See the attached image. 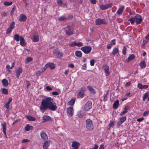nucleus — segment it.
Segmentation results:
<instances>
[{
	"label": "nucleus",
	"mask_w": 149,
	"mask_h": 149,
	"mask_svg": "<svg viewBox=\"0 0 149 149\" xmlns=\"http://www.w3.org/2000/svg\"><path fill=\"white\" fill-rule=\"evenodd\" d=\"M53 100L51 97H48L43 99L40 107V110L41 111H45L49 109L52 111H56L57 107L56 104L53 102Z\"/></svg>",
	"instance_id": "nucleus-1"
},
{
	"label": "nucleus",
	"mask_w": 149,
	"mask_h": 149,
	"mask_svg": "<svg viewBox=\"0 0 149 149\" xmlns=\"http://www.w3.org/2000/svg\"><path fill=\"white\" fill-rule=\"evenodd\" d=\"M64 29L65 31V34L67 36H72L74 33V29L70 26L68 25L65 27Z\"/></svg>",
	"instance_id": "nucleus-2"
},
{
	"label": "nucleus",
	"mask_w": 149,
	"mask_h": 149,
	"mask_svg": "<svg viewBox=\"0 0 149 149\" xmlns=\"http://www.w3.org/2000/svg\"><path fill=\"white\" fill-rule=\"evenodd\" d=\"M86 128L88 130L92 131L94 129V126L92 120L90 119H87L86 120Z\"/></svg>",
	"instance_id": "nucleus-3"
},
{
	"label": "nucleus",
	"mask_w": 149,
	"mask_h": 149,
	"mask_svg": "<svg viewBox=\"0 0 149 149\" xmlns=\"http://www.w3.org/2000/svg\"><path fill=\"white\" fill-rule=\"evenodd\" d=\"M134 17L136 24L138 25L141 24L143 21L141 15L136 14Z\"/></svg>",
	"instance_id": "nucleus-4"
},
{
	"label": "nucleus",
	"mask_w": 149,
	"mask_h": 149,
	"mask_svg": "<svg viewBox=\"0 0 149 149\" xmlns=\"http://www.w3.org/2000/svg\"><path fill=\"white\" fill-rule=\"evenodd\" d=\"M81 49L85 54H88L91 52L92 48L89 46H86L81 47Z\"/></svg>",
	"instance_id": "nucleus-5"
},
{
	"label": "nucleus",
	"mask_w": 149,
	"mask_h": 149,
	"mask_svg": "<svg viewBox=\"0 0 149 149\" xmlns=\"http://www.w3.org/2000/svg\"><path fill=\"white\" fill-rule=\"evenodd\" d=\"M92 103L91 101H88L85 104L84 109L85 111H88L92 108Z\"/></svg>",
	"instance_id": "nucleus-6"
},
{
	"label": "nucleus",
	"mask_w": 149,
	"mask_h": 149,
	"mask_svg": "<svg viewBox=\"0 0 149 149\" xmlns=\"http://www.w3.org/2000/svg\"><path fill=\"white\" fill-rule=\"evenodd\" d=\"M113 4L112 3H110L104 5H101L100 6V9L102 10H104L109 8H110L113 6Z\"/></svg>",
	"instance_id": "nucleus-7"
},
{
	"label": "nucleus",
	"mask_w": 149,
	"mask_h": 149,
	"mask_svg": "<svg viewBox=\"0 0 149 149\" xmlns=\"http://www.w3.org/2000/svg\"><path fill=\"white\" fill-rule=\"evenodd\" d=\"M86 88L85 87H83L81 88L79 92L77 94V97L78 98H82L84 95V92Z\"/></svg>",
	"instance_id": "nucleus-8"
},
{
	"label": "nucleus",
	"mask_w": 149,
	"mask_h": 149,
	"mask_svg": "<svg viewBox=\"0 0 149 149\" xmlns=\"http://www.w3.org/2000/svg\"><path fill=\"white\" fill-rule=\"evenodd\" d=\"M96 24L97 25H100L101 24H106L107 22L106 20L104 19H102L99 18L96 19L95 21Z\"/></svg>",
	"instance_id": "nucleus-9"
},
{
	"label": "nucleus",
	"mask_w": 149,
	"mask_h": 149,
	"mask_svg": "<svg viewBox=\"0 0 149 149\" xmlns=\"http://www.w3.org/2000/svg\"><path fill=\"white\" fill-rule=\"evenodd\" d=\"M103 69L106 74V76H108L110 74L109 71V67L107 65L105 64L103 66Z\"/></svg>",
	"instance_id": "nucleus-10"
},
{
	"label": "nucleus",
	"mask_w": 149,
	"mask_h": 149,
	"mask_svg": "<svg viewBox=\"0 0 149 149\" xmlns=\"http://www.w3.org/2000/svg\"><path fill=\"white\" fill-rule=\"evenodd\" d=\"M66 110L68 115L70 117L72 116L74 112L73 108L71 107H69Z\"/></svg>",
	"instance_id": "nucleus-11"
},
{
	"label": "nucleus",
	"mask_w": 149,
	"mask_h": 149,
	"mask_svg": "<svg viewBox=\"0 0 149 149\" xmlns=\"http://www.w3.org/2000/svg\"><path fill=\"white\" fill-rule=\"evenodd\" d=\"M77 116L80 118H84L86 116V114L82 111H80L77 112Z\"/></svg>",
	"instance_id": "nucleus-12"
},
{
	"label": "nucleus",
	"mask_w": 149,
	"mask_h": 149,
	"mask_svg": "<svg viewBox=\"0 0 149 149\" xmlns=\"http://www.w3.org/2000/svg\"><path fill=\"white\" fill-rule=\"evenodd\" d=\"M80 143L76 141L72 142V147L73 148L72 149H78L79 146H80Z\"/></svg>",
	"instance_id": "nucleus-13"
},
{
	"label": "nucleus",
	"mask_w": 149,
	"mask_h": 149,
	"mask_svg": "<svg viewBox=\"0 0 149 149\" xmlns=\"http://www.w3.org/2000/svg\"><path fill=\"white\" fill-rule=\"evenodd\" d=\"M40 135L41 138L44 140L45 141L48 139L47 135L44 131H42L40 132Z\"/></svg>",
	"instance_id": "nucleus-14"
},
{
	"label": "nucleus",
	"mask_w": 149,
	"mask_h": 149,
	"mask_svg": "<svg viewBox=\"0 0 149 149\" xmlns=\"http://www.w3.org/2000/svg\"><path fill=\"white\" fill-rule=\"evenodd\" d=\"M23 69L21 68H18L15 71L16 78L18 79L19 77L20 74L22 73Z\"/></svg>",
	"instance_id": "nucleus-15"
},
{
	"label": "nucleus",
	"mask_w": 149,
	"mask_h": 149,
	"mask_svg": "<svg viewBox=\"0 0 149 149\" xmlns=\"http://www.w3.org/2000/svg\"><path fill=\"white\" fill-rule=\"evenodd\" d=\"M27 19L26 16L24 14H21L20 15L19 20L20 22H24L26 21Z\"/></svg>",
	"instance_id": "nucleus-16"
},
{
	"label": "nucleus",
	"mask_w": 149,
	"mask_h": 149,
	"mask_svg": "<svg viewBox=\"0 0 149 149\" xmlns=\"http://www.w3.org/2000/svg\"><path fill=\"white\" fill-rule=\"evenodd\" d=\"M125 9V7L123 6H122L119 8L116 12V13L119 15H121Z\"/></svg>",
	"instance_id": "nucleus-17"
},
{
	"label": "nucleus",
	"mask_w": 149,
	"mask_h": 149,
	"mask_svg": "<svg viewBox=\"0 0 149 149\" xmlns=\"http://www.w3.org/2000/svg\"><path fill=\"white\" fill-rule=\"evenodd\" d=\"M53 54L55 56H59L60 57H62L63 56V54L60 52L56 50H54L53 52Z\"/></svg>",
	"instance_id": "nucleus-18"
},
{
	"label": "nucleus",
	"mask_w": 149,
	"mask_h": 149,
	"mask_svg": "<svg viewBox=\"0 0 149 149\" xmlns=\"http://www.w3.org/2000/svg\"><path fill=\"white\" fill-rule=\"evenodd\" d=\"M135 58V57L134 54H130L129 55L128 58L126 59L125 62L128 63L131 60L134 59Z\"/></svg>",
	"instance_id": "nucleus-19"
},
{
	"label": "nucleus",
	"mask_w": 149,
	"mask_h": 149,
	"mask_svg": "<svg viewBox=\"0 0 149 149\" xmlns=\"http://www.w3.org/2000/svg\"><path fill=\"white\" fill-rule=\"evenodd\" d=\"M45 66L47 68L49 67L51 69H54L55 67L54 64L52 63H48L45 65Z\"/></svg>",
	"instance_id": "nucleus-20"
},
{
	"label": "nucleus",
	"mask_w": 149,
	"mask_h": 149,
	"mask_svg": "<svg viewBox=\"0 0 149 149\" xmlns=\"http://www.w3.org/2000/svg\"><path fill=\"white\" fill-rule=\"evenodd\" d=\"M50 142V141H45L43 146V149H47L49 146Z\"/></svg>",
	"instance_id": "nucleus-21"
},
{
	"label": "nucleus",
	"mask_w": 149,
	"mask_h": 149,
	"mask_svg": "<svg viewBox=\"0 0 149 149\" xmlns=\"http://www.w3.org/2000/svg\"><path fill=\"white\" fill-rule=\"evenodd\" d=\"M1 125L2 127L3 131L4 134H6V123L5 122L4 123L1 124Z\"/></svg>",
	"instance_id": "nucleus-22"
},
{
	"label": "nucleus",
	"mask_w": 149,
	"mask_h": 149,
	"mask_svg": "<svg viewBox=\"0 0 149 149\" xmlns=\"http://www.w3.org/2000/svg\"><path fill=\"white\" fill-rule=\"evenodd\" d=\"M20 44L21 46H24L26 45V43H25L24 39L23 37L20 36Z\"/></svg>",
	"instance_id": "nucleus-23"
},
{
	"label": "nucleus",
	"mask_w": 149,
	"mask_h": 149,
	"mask_svg": "<svg viewBox=\"0 0 149 149\" xmlns=\"http://www.w3.org/2000/svg\"><path fill=\"white\" fill-rule=\"evenodd\" d=\"M138 87L140 89H143V88L146 89L148 87V85H143L141 84H138L137 85Z\"/></svg>",
	"instance_id": "nucleus-24"
},
{
	"label": "nucleus",
	"mask_w": 149,
	"mask_h": 149,
	"mask_svg": "<svg viewBox=\"0 0 149 149\" xmlns=\"http://www.w3.org/2000/svg\"><path fill=\"white\" fill-rule=\"evenodd\" d=\"M119 102L118 100H117L113 104V108L115 109H116L118 107Z\"/></svg>",
	"instance_id": "nucleus-25"
},
{
	"label": "nucleus",
	"mask_w": 149,
	"mask_h": 149,
	"mask_svg": "<svg viewBox=\"0 0 149 149\" xmlns=\"http://www.w3.org/2000/svg\"><path fill=\"white\" fill-rule=\"evenodd\" d=\"M75 97H73L68 102V104L71 106L73 105L75 102Z\"/></svg>",
	"instance_id": "nucleus-26"
},
{
	"label": "nucleus",
	"mask_w": 149,
	"mask_h": 149,
	"mask_svg": "<svg viewBox=\"0 0 149 149\" xmlns=\"http://www.w3.org/2000/svg\"><path fill=\"white\" fill-rule=\"evenodd\" d=\"M2 83L3 85L5 87L8 86V81L6 79H3L2 80Z\"/></svg>",
	"instance_id": "nucleus-27"
},
{
	"label": "nucleus",
	"mask_w": 149,
	"mask_h": 149,
	"mask_svg": "<svg viewBox=\"0 0 149 149\" xmlns=\"http://www.w3.org/2000/svg\"><path fill=\"white\" fill-rule=\"evenodd\" d=\"M75 56L78 58L81 57L82 56V53L81 51L77 50L75 52Z\"/></svg>",
	"instance_id": "nucleus-28"
},
{
	"label": "nucleus",
	"mask_w": 149,
	"mask_h": 149,
	"mask_svg": "<svg viewBox=\"0 0 149 149\" xmlns=\"http://www.w3.org/2000/svg\"><path fill=\"white\" fill-rule=\"evenodd\" d=\"M139 65L141 68H144L146 66V64L145 62L143 61L139 63Z\"/></svg>",
	"instance_id": "nucleus-29"
},
{
	"label": "nucleus",
	"mask_w": 149,
	"mask_h": 149,
	"mask_svg": "<svg viewBox=\"0 0 149 149\" xmlns=\"http://www.w3.org/2000/svg\"><path fill=\"white\" fill-rule=\"evenodd\" d=\"M119 52V49L118 47H115L114 48L113 50L112 53L113 56H115L116 54L118 53Z\"/></svg>",
	"instance_id": "nucleus-30"
},
{
	"label": "nucleus",
	"mask_w": 149,
	"mask_h": 149,
	"mask_svg": "<svg viewBox=\"0 0 149 149\" xmlns=\"http://www.w3.org/2000/svg\"><path fill=\"white\" fill-rule=\"evenodd\" d=\"M149 96V91H148L146 92L143 95V101H145V100L147 98H148Z\"/></svg>",
	"instance_id": "nucleus-31"
},
{
	"label": "nucleus",
	"mask_w": 149,
	"mask_h": 149,
	"mask_svg": "<svg viewBox=\"0 0 149 149\" xmlns=\"http://www.w3.org/2000/svg\"><path fill=\"white\" fill-rule=\"evenodd\" d=\"M42 119L45 121H49L51 120V118L49 116L45 115L42 117Z\"/></svg>",
	"instance_id": "nucleus-32"
},
{
	"label": "nucleus",
	"mask_w": 149,
	"mask_h": 149,
	"mask_svg": "<svg viewBox=\"0 0 149 149\" xmlns=\"http://www.w3.org/2000/svg\"><path fill=\"white\" fill-rule=\"evenodd\" d=\"M33 127L31 126H30L29 124H27L25 127V130L26 131H28L30 130H32Z\"/></svg>",
	"instance_id": "nucleus-33"
},
{
	"label": "nucleus",
	"mask_w": 149,
	"mask_h": 149,
	"mask_svg": "<svg viewBox=\"0 0 149 149\" xmlns=\"http://www.w3.org/2000/svg\"><path fill=\"white\" fill-rule=\"evenodd\" d=\"M26 118L29 121H35L36 120L35 118L31 116H26Z\"/></svg>",
	"instance_id": "nucleus-34"
},
{
	"label": "nucleus",
	"mask_w": 149,
	"mask_h": 149,
	"mask_svg": "<svg viewBox=\"0 0 149 149\" xmlns=\"http://www.w3.org/2000/svg\"><path fill=\"white\" fill-rule=\"evenodd\" d=\"M67 18L65 16H62L58 18V20L59 21H65Z\"/></svg>",
	"instance_id": "nucleus-35"
},
{
	"label": "nucleus",
	"mask_w": 149,
	"mask_h": 149,
	"mask_svg": "<svg viewBox=\"0 0 149 149\" xmlns=\"http://www.w3.org/2000/svg\"><path fill=\"white\" fill-rule=\"evenodd\" d=\"M20 36L18 34H16L14 35V38L17 42L19 41L20 40Z\"/></svg>",
	"instance_id": "nucleus-36"
},
{
	"label": "nucleus",
	"mask_w": 149,
	"mask_h": 149,
	"mask_svg": "<svg viewBox=\"0 0 149 149\" xmlns=\"http://www.w3.org/2000/svg\"><path fill=\"white\" fill-rule=\"evenodd\" d=\"M128 21H130L132 24H133L135 22L134 17L130 18L128 19Z\"/></svg>",
	"instance_id": "nucleus-37"
},
{
	"label": "nucleus",
	"mask_w": 149,
	"mask_h": 149,
	"mask_svg": "<svg viewBox=\"0 0 149 149\" xmlns=\"http://www.w3.org/2000/svg\"><path fill=\"white\" fill-rule=\"evenodd\" d=\"M126 51H127V49L125 47V46H124L123 47V49L122 50V53L124 55H125L126 54Z\"/></svg>",
	"instance_id": "nucleus-38"
},
{
	"label": "nucleus",
	"mask_w": 149,
	"mask_h": 149,
	"mask_svg": "<svg viewBox=\"0 0 149 149\" xmlns=\"http://www.w3.org/2000/svg\"><path fill=\"white\" fill-rule=\"evenodd\" d=\"M2 93L5 94L7 95L8 93V91L7 89L5 88H3L2 89Z\"/></svg>",
	"instance_id": "nucleus-39"
},
{
	"label": "nucleus",
	"mask_w": 149,
	"mask_h": 149,
	"mask_svg": "<svg viewBox=\"0 0 149 149\" xmlns=\"http://www.w3.org/2000/svg\"><path fill=\"white\" fill-rule=\"evenodd\" d=\"M33 41L34 42H37L39 41V38L38 36H34L33 39Z\"/></svg>",
	"instance_id": "nucleus-40"
},
{
	"label": "nucleus",
	"mask_w": 149,
	"mask_h": 149,
	"mask_svg": "<svg viewBox=\"0 0 149 149\" xmlns=\"http://www.w3.org/2000/svg\"><path fill=\"white\" fill-rule=\"evenodd\" d=\"M15 23L14 21H13L11 23L9 27L13 29L15 28Z\"/></svg>",
	"instance_id": "nucleus-41"
},
{
	"label": "nucleus",
	"mask_w": 149,
	"mask_h": 149,
	"mask_svg": "<svg viewBox=\"0 0 149 149\" xmlns=\"http://www.w3.org/2000/svg\"><path fill=\"white\" fill-rule=\"evenodd\" d=\"M126 118L125 116L122 117L120 119V121L123 123L126 120Z\"/></svg>",
	"instance_id": "nucleus-42"
},
{
	"label": "nucleus",
	"mask_w": 149,
	"mask_h": 149,
	"mask_svg": "<svg viewBox=\"0 0 149 149\" xmlns=\"http://www.w3.org/2000/svg\"><path fill=\"white\" fill-rule=\"evenodd\" d=\"M108 94V92H107L106 94H104V96L103 100L104 101H107V95Z\"/></svg>",
	"instance_id": "nucleus-43"
},
{
	"label": "nucleus",
	"mask_w": 149,
	"mask_h": 149,
	"mask_svg": "<svg viewBox=\"0 0 149 149\" xmlns=\"http://www.w3.org/2000/svg\"><path fill=\"white\" fill-rule=\"evenodd\" d=\"M13 3L12 2L5 1L4 2L3 4L5 6H10Z\"/></svg>",
	"instance_id": "nucleus-44"
},
{
	"label": "nucleus",
	"mask_w": 149,
	"mask_h": 149,
	"mask_svg": "<svg viewBox=\"0 0 149 149\" xmlns=\"http://www.w3.org/2000/svg\"><path fill=\"white\" fill-rule=\"evenodd\" d=\"M57 3L59 6H61L63 4V1L61 0H58L57 1Z\"/></svg>",
	"instance_id": "nucleus-45"
},
{
	"label": "nucleus",
	"mask_w": 149,
	"mask_h": 149,
	"mask_svg": "<svg viewBox=\"0 0 149 149\" xmlns=\"http://www.w3.org/2000/svg\"><path fill=\"white\" fill-rule=\"evenodd\" d=\"M95 61L94 59H92L90 61V64L91 66H93L94 65Z\"/></svg>",
	"instance_id": "nucleus-46"
},
{
	"label": "nucleus",
	"mask_w": 149,
	"mask_h": 149,
	"mask_svg": "<svg viewBox=\"0 0 149 149\" xmlns=\"http://www.w3.org/2000/svg\"><path fill=\"white\" fill-rule=\"evenodd\" d=\"M76 42L75 41L72 42L69 45L70 47H74L76 46Z\"/></svg>",
	"instance_id": "nucleus-47"
},
{
	"label": "nucleus",
	"mask_w": 149,
	"mask_h": 149,
	"mask_svg": "<svg viewBox=\"0 0 149 149\" xmlns=\"http://www.w3.org/2000/svg\"><path fill=\"white\" fill-rule=\"evenodd\" d=\"M15 10V6H14V7L12 8V10L10 12V14L11 15H13V14L14 11Z\"/></svg>",
	"instance_id": "nucleus-48"
},
{
	"label": "nucleus",
	"mask_w": 149,
	"mask_h": 149,
	"mask_svg": "<svg viewBox=\"0 0 149 149\" xmlns=\"http://www.w3.org/2000/svg\"><path fill=\"white\" fill-rule=\"evenodd\" d=\"M12 30V29L8 27L6 30V33L7 34H9L11 32Z\"/></svg>",
	"instance_id": "nucleus-49"
},
{
	"label": "nucleus",
	"mask_w": 149,
	"mask_h": 149,
	"mask_svg": "<svg viewBox=\"0 0 149 149\" xmlns=\"http://www.w3.org/2000/svg\"><path fill=\"white\" fill-rule=\"evenodd\" d=\"M26 60L27 62H29L33 60V58L31 57H28L26 59Z\"/></svg>",
	"instance_id": "nucleus-50"
},
{
	"label": "nucleus",
	"mask_w": 149,
	"mask_h": 149,
	"mask_svg": "<svg viewBox=\"0 0 149 149\" xmlns=\"http://www.w3.org/2000/svg\"><path fill=\"white\" fill-rule=\"evenodd\" d=\"M76 46L79 47H81L83 46V44L81 42L76 43Z\"/></svg>",
	"instance_id": "nucleus-51"
},
{
	"label": "nucleus",
	"mask_w": 149,
	"mask_h": 149,
	"mask_svg": "<svg viewBox=\"0 0 149 149\" xmlns=\"http://www.w3.org/2000/svg\"><path fill=\"white\" fill-rule=\"evenodd\" d=\"M114 125V121L111 122L109 124V126L110 127H113Z\"/></svg>",
	"instance_id": "nucleus-52"
},
{
	"label": "nucleus",
	"mask_w": 149,
	"mask_h": 149,
	"mask_svg": "<svg viewBox=\"0 0 149 149\" xmlns=\"http://www.w3.org/2000/svg\"><path fill=\"white\" fill-rule=\"evenodd\" d=\"M149 113V111H145L143 114V116H147L148 115Z\"/></svg>",
	"instance_id": "nucleus-53"
},
{
	"label": "nucleus",
	"mask_w": 149,
	"mask_h": 149,
	"mask_svg": "<svg viewBox=\"0 0 149 149\" xmlns=\"http://www.w3.org/2000/svg\"><path fill=\"white\" fill-rule=\"evenodd\" d=\"M26 87L27 88H28L29 86L30 85V83L28 81H26Z\"/></svg>",
	"instance_id": "nucleus-54"
},
{
	"label": "nucleus",
	"mask_w": 149,
	"mask_h": 149,
	"mask_svg": "<svg viewBox=\"0 0 149 149\" xmlns=\"http://www.w3.org/2000/svg\"><path fill=\"white\" fill-rule=\"evenodd\" d=\"M116 40L115 39L112 40L111 41V45H115L116 44Z\"/></svg>",
	"instance_id": "nucleus-55"
},
{
	"label": "nucleus",
	"mask_w": 149,
	"mask_h": 149,
	"mask_svg": "<svg viewBox=\"0 0 149 149\" xmlns=\"http://www.w3.org/2000/svg\"><path fill=\"white\" fill-rule=\"evenodd\" d=\"M127 112V110H124L122 111L120 113V116H121L123 115L125 113H126Z\"/></svg>",
	"instance_id": "nucleus-56"
},
{
	"label": "nucleus",
	"mask_w": 149,
	"mask_h": 149,
	"mask_svg": "<svg viewBox=\"0 0 149 149\" xmlns=\"http://www.w3.org/2000/svg\"><path fill=\"white\" fill-rule=\"evenodd\" d=\"M144 119L143 117H141L140 118H138L137 119V121L139 122H140L142 121Z\"/></svg>",
	"instance_id": "nucleus-57"
},
{
	"label": "nucleus",
	"mask_w": 149,
	"mask_h": 149,
	"mask_svg": "<svg viewBox=\"0 0 149 149\" xmlns=\"http://www.w3.org/2000/svg\"><path fill=\"white\" fill-rule=\"evenodd\" d=\"M30 141V140L28 139H24L22 140V143H24V142H29Z\"/></svg>",
	"instance_id": "nucleus-58"
},
{
	"label": "nucleus",
	"mask_w": 149,
	"mask_h": 149,
	"mask_svg": "<svg viewBox=\"0 0 149 149\" xmlns=\"http://www.w3.org/2000/svg\"><path fill=\"white\" fill-rule=\"evenodd\" d=\"M47 68L45 66L43 68H42L41 69V71H42L41 72H44V71H45L46 70V69Z\"/></svg>",
	"instance_id": "nucleus-59"
},
{
	"label": "nucleus",
	"mask_w": 149,
	"mask_h": 149,
	"mask_svg": "<svg viewBox=\"0 0 149 149\" xmlns=\"http://www.w3.org/2000/svg\"><path fill=\"white\" fill-rule=\"evenodd\" d=\"M52 94L54 95H58V93L57 91H55L52 92Z\"/></svg>",
	"instance_id": "nucleus-60"
},
{
	"label": "nucleus",
	"mask_w": 149,
	"mask_h": 149,
	"mask_svg": "<svg viewBox=\"0 0 149 149\" xmlns=\"http://www.w3.org/2000/svg\"><path fill=\"white\" fill-rule=\"evenodd\" d=\"M111 44H108L107 45V48L108 49H110L111 47Z\"/></svg>",
	"instance_id": "nucleus-61"
},
{
	"label": "nucleus",
	"mask_w": 149,
	"mask_h": 149,
	"mask_svg": "<svg viewBox=\"0 0 149 149\" xmlns=\"http://www.w3.org/2000/svg\"><path fill=\"white\" fill-rule=\"evenodd\" d=\"M10 104L7 102L6 104L5 107L7 109H9V108Z\"/></svg>",
	"instance_id": "nucleus-62"
},
{
	"label": "nucleus",
	"mask_w": 149,
	"mask_h": 149,
	"mask_svg": "<svg viewBox=\"0 0 149 149\" xmlns=\"http://www.w3.org/2000/svg\"><path fill=\"white\" fill-rule=\"evenodd\" d=\"M82 69L84 70H86V64H84L82 65Z\"/></svg>",
	"instance_id": "nucleus-63"
},
{
	"label": "nucleus",
	"mask_w": 149,
	"mask_h": 149,
	"mask_svg": "<svg viewBox=\"0 0 149 149\" xmlns=\"http://www.w3.org/2000/svg\"><path fill=\"white\" fill-rule=\"evenodd\" d=\"M98 146L97 144H95L94 145V147L92 149H97Z\"/></svg>",
	"instance_id": "nucleus-64"
}]
</instances>
